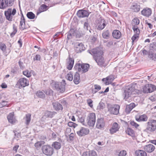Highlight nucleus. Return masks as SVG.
I'll return each mask as SVG.
<instances>
[{
    "label": "nucleus",
    "mask_w": 156,
    "mask_h": 156,
    "mask_svg": "<svg viewBox=\"0 0 156 156\" xmlns=\"http://www.w3.org/2000/svg\"><path fill=\"white\" fill-rule=\"evenodd\" d=\"M90 53L93 55L94 58L98 65L101 67H105L107 64L105 60L102 56V51L99 48H97L92 49Z\"/></svg>",
    "instance_id": "nucleus-1"
},
{
    "label": "nucleus",
    "mask_w": 156,
    "mask_h": 156,
    "mask_svg": "<svg viewBox=\"0 0 156 156\" xmlns=\"http://www.w3.org/2000/svg\"><path fill=\"white\" fill-rule=\"evenodd\" d=\"M141 92L139 90L135 89L133 86H129L126 88L124 92V99L126 100L129 97H134L136 94H139Z\"/></svg>",
    "instance_id": "nucleus-2"
},
{
    "label": "nucleus",
    "mask_w": 156,
    "mask_h": 156,
    "mask_svg": "<svg viewBox=\"0 0 156 156\" xmlns=\"http://www.w3.org/2000/svg\"><path fill=\"white\" fill-rule=\"evenodd\" d=\"M66 84L65 81L64 80H63L61 82H55L53 86L54 89L60 93H63L66 90Z\"/></svg>",
    "instance_id": "nucleus-3"
},
{
    "label": "nucleus",
    "mask_w": 156,
    "mask_h": 156,
    "mask_svg": "<svg viewBox=\"0 0 156 156\" xmlns=\"http://www.w3.org/2000/svg\"><path fill=\"white\" fill-rule=\"evenodd\" d=\"M146 130L147 132L152 133L156 130V120H151L147 123Z\"/></svg>",
    "instance_id": "nucleus-4"
},
{
    "label": "nucleus",
    "mask_w": 156,
    "mask_h": 156,
    "mask_svg": "<svg viewBox=\"0 0 156 156\" xmlns=\"http://www.w3.org/2000/svg\"><path fill=\"white\" fill-rule=\"evenodd\" d=\"M89 65L88 64H81L78 63L76 65L74 66L76 69L82 73L87 72L89 69Z\"/></svg>",
    "instance_id": "nucleus-5"
},
{
    "label": "nucleus",
    "mask_w": 156,
    "mask_h": 156,
    "mask_svg": "<svg viewBox=\"0 0 156 156\" xmlns=\"http://www.w3.org/2000/svg\"><path fill=\"white\" fill-rule=\"evenodd\" d=\"M107 108L108 111L111 114L117 115L119 113L120 106L119 105L108 104Z\"/></svg>",
    "instance_id": "nucleus-6"
},
{
    "label": "nucleus",
    "mask_w": 156,
    "mask_h": 156,
    "mask_svg": "<svg viewBox=\"0 0 156 156\" xmlns=\"http://www.w3.org/2000/svg\"><path fill=\"white\" fill-rule=\"evenodd\" d=\"M16 12V10L15 8H9L5 12V15L6 19L9 21H12L13 16Z\"/></svg>",
    "instance_id": "nucleus-7"
},
{
    "label": "nucleus",
    "mask_w": 156,
    "mask_h": 156,
    "mask_svg": "<svg viewBox=\"0 0 156 156\" xmlns=\"http://www.w3.org/2000/svg\"><path fill=\"white\" fill-rule=\"evenodd\" d=\"M43 153L47 156H51L54 153L53 148L49 145H45L42 147Z\"/></svg>",
    "instance_id": "nucleus-8"
},
{
    "label": "nucleus",
    "mask_w": 156,
    "mask_h": 156,
    "mask_svg": "<svg viewBox=\"0 0 156 156\" xmlns=\"http://www.w3.org/2000/svg\"><path fill=\"white\" fill-rule=\"evenodd\" d=\"M87 121L88 125L90 126H93L95 122V115L94 113H90L87 116Z\"/></svg>",
    "instance_id": "nucleus-9"
},
{
    "label": "nucleus",
    "mask_w": 156,
    "mask_h": 156,
    "mask_svg": "<svg viewBox=\"0 0 156 156\" xmlns=\"http://www.w3.org/2000/svg\"><path fill=\"white\" fill-rule=\"evenodd\" d=\"M89 131V130L88 128L82 127L81 128L80 130L76 132V133L79 136H82L88 134Z\"/></svg>",
    "instance_id": "nucleus-10"
},
{
    "label": "nucleus",
    "mask_w": 156,
    "mask_h": 156,
    "mask_svg": "<svg viewBox=\"0 0 156 156\" xmlns=\"http://www.w3.org/2000/svg\"><path fill=\"white\" fill-rule=\"evenodd\" d=\"M17 84L20 85L21 87H24L29 85V81L25 78H21L19 79Z\"/></svg>",
    "instance_id": "nucleus-11"
},
{
    "label": "nucleus",
    "mask_w": 156,
    "mask_h": 156,
    "mask_svg": "<svg viewBox=\"0 0 156 156\" xmlns=\"http://www.w3.org/2000/svg\"><path fill=\"white\" fill-rule=\"evenodd\" d=\"M120 128V126L116 122H114L111 128L109 129L110 133L112 134L118 131Z\"/></svg>",
    "instance_id": "nucleus-12"
},
{
    "label": "nucleus",
    "mask_w": 156,
    "mask_h": 156,
    "mask_svg": "<svg viewBox=\"0 0 156 156\" xmlns=\"http://www.w3.org/2000/svg\"><path fill=\"white\" fill-rule=\"evenodd\" d=\"M105 122L103 119L101 118H98L97 121L96 127L98 129H101L104 128Z\"/></svg>",
    "instance_id": "nucleus-13"
},
{
    "label": "nucleus",
    "mask_w": 156,
    "mask_h": 156,
    "mask_svg": "<svg viewBox=\"0 0 156 156\" xmlns=\"http://www.w3.org/2000/svg\"><path fill=\"white\" fill-rule=\"evenodd\" d=\"M77 15L79 17L81 18L88 17L89 15V13L86 10H80L77 12Z\"/></svg>",
    "instance_id": "nucleus-14"
},
{
    "label": "nucleus",
    "mask_w": 156,
    "mask_h": 156,
    "mask_svg": "<svg viewBox=\"0 0 156 156\" xmlns=\"http://www.w3.org/2000/svg\"><path fill=\"white\" fill-rule=\"evenodd\" d=\"M75 49L77 53L81 52L84 50V47L82 43H76L75 46Z\"/></svg>",
    "instance_id": "nucleus-15"
},
{
    "label": "nucleus",
    "mask_w": 156,
    "mask_h": 156,
    "mask_svg": "<svg viewBox=\"0 0 156 156\" xmlns=\"http://www.w3.org/2000/svg\"><path fill=\"white\" fill-rule=\"evenodd\" d=\"M141 13L143 16L148 17L151 16L152 13L151 9L146 8L144 9L141 12Z\"/></svg>",
    "instance_id": "nucleus-16"
},
{
    "label": "nucleus",
    "mask_w": 156,
    "mask_h": 156,
    "mask_svg": "<svg viewBox=\"0 0 156 156\" xmlns=\"http://www.w3.org/2000/svg\"><path fill=\"white\" fill-rule=\"evenodd\" d=\"M115 79V76L111 75L108 76L106 78H103L102 79L103 81H105V84L108 85L111 84Z\"/></svg>",
    "instance_id": "nucleus-17"
},
{
    "label": "nucleus",
    "mask_w": 156,
    "mask_h": 156,
    "mask_svg": "<svg viewBox=\"0 0 156 156\" xmlns=\"http://www.w3.org/2000/svg\"><path fill=\"white\" fill-rule=\"evenodd\" d=\"M106 22L103 20H100L97 27V29L99 30H103L106 26Z\"/></svg>",
    "instance_id": "nucleus-18"
},
{
    "label": "nucleus",
    "mask_w": 156,
    "mask_h": 156,
    "mask_svg": "<svg viewBox=\"0 0 156 156\" xmlns=\"http://www.w3.org/2000/svg\"><path fill=\"white\" fill-rule=\"evenodd\" d=\"M155 149L154 146L152 144H149L146 145L144 147L145 151L148 153H151Z\"/></svg>",
    "instance_id": "nucleus-19"
},
{
    "label": "nucleus",
    "mask_w": 156,
    "mask_h": 156,
    "mask_svg": "<svg viewBox=\"0 0 156 156\" xmlns=\"http://www.w3.org/2000/svg\"><path fill=\"white\" fill-rule=\"evenodd\" d=\"M135 119L138 122L146 121L147 119V117L145 115H136L135 116Z\"/></svg>",
    "instance_id": "nucleus-20"
},
{
    "label": "nucleus",
    "mask_w": 156,
    "mask_h": 156,
    "mask_svg": "<svg viewBox=\"0 0 156 156\" xmlns=\"http://www.w3.org/2000/svg\"><path fill=\"white\" fill-rule=\"evenodd\" d=\"M112 35L113 37L116 39L120 38L121 36V32L117 30H114L113 31Z\"/></svg>",
    "instance_id": "nucleus-21"
},
{
    "label": "nucleus",
    "mask_w": 156,
    "mask_h": 156,
    "mask_svg": "<svg viewBox=\"0 0 156 156\" xmlns=\"http://www.w3.org/2000/svg\"><path fill=\"white\" fill-rule=\"evenodd\" d=\"M136 106L133 103H130L129 105H127L126 109V112L127 114L129 113Z\"/></svg>",
    "instance_id": "nucleus-22"
},
{
    "label": "nucleus",
    "mask_w": 156,
    "mask_h": 156,
    "mask_svg": "<svg viewBox=\"0 0 156 156\" xmlns=\"http://www.w3.org/2000/svg\"><path fill=\"white\" fill-rule=\"evenodd\" d=\"M53 105L55 110L56 111H58L60 110H62L63 109L62 105L58 102H53Z\"/></svg>",
    "instance_id": "nucleus-23"
},
{
    "label": "nucleus",
    "mask_w": 156,
    "mask_h": 156,
    "mask_svg": "<svg viewBox=\"0 0 156 156\" xmlns=\"http://www.w3.org/2000/svg\"><path fill=\"white\" fill-rule=\"evenodd\" d=\"M7 119L9 122L12 123H15V120L14 117V112L10 113L7 116Z\"/></svg>",
    "instance_id": "nucleus-24"
},
{
    "label": "nucleus",
    "mask_w": 156,
    "mask_h": 156,
    "mask_svg": "<svg viewBox=\"0 0 156 156\" xmlns=\"http://www.w3.org/2000/svg\"><path fill=\"white\" fill-rule=\"evenodd\" d=\"M148 57L151 60L156 61V53L154 52H149Z\"/></svg>",
    "instance_id": "nucleus-25"
},
{
    "label": "nucleus",
    "mask_w": 156,
    "mask_h": 156,
    "mask_svg": "<svg viewBox=\"0 0 156 156\" xmlns=\"http://www.w3.org/2000/svg\"><path fill=\"white\" fill-rule=\"evenodd\" d=\"M74 59L73 58H69L68 61V66H67V68L69 70L73 68L74 64Z\"/></svg>",
    "instance_id": "nucleus-26"
},
{
    "label": "nucleus",
    "mask_w": 156,
    "mask_h": 156,
    "mask_svg": "<svg viewBox=\"0 0 156 156\" xmlns=\"http://www.w3.org/2000/svg\"><path fill=\"white\" fill-rule=\"evenodd\" d=\"M135 154L136 156H147V153L143 150H137L135 152Z\"/></svg>",
    "instance_id": "nucleus-27"
},
{
    "label": "nucleus",
    "mask_w": 156,
    "mask_h": 156,
    "mask_svg": "<svg viewBox=\"0 0 156 156\" xmlns=\"http://www.w3.org/2000/svg\"><path fill=\"white\" fill-rule=\"evenodd\" d=\"M126 132L129 135L132 137L135 136V133L134 131L132 129L130 128H128L126 130Z\"/></svg>",
    "instance_id": "nucleus-28"
},
{
    "label": "nucleus",
    "mask_w": 156,
    "mask_h": 156,
    "mask_svg": "<svg viewBox=\"0 0 156 156\" xmlns=\"http://www.w3.org/2000/svg\"><path fill=\"white\" fill-rule=\"evenodd\" d=\"M56 113L55 112L47 111L45 113L44 116L48 118H52Z\"/></svg>",
    "instance_id": "nucleus-29"
},
{
    "label": "nucleus",
    "mask_w": 156,
    "mask_h": 156,
    "mask_svg": "<svg viewBox=\"0 0 156 156\" xmlns=\"http://www.w3.org/2000/svg\"><path fill=\"white\" fill-rule=\"evenodd\" d=\"M80 76L79 73L76 72L74 75L73 80L74 83L77 84L80 83Z\"/></svg>",
    "instance_id": "nucleus-30"
},
{
    "label": "nucleus",
    "mask_w": 156,
    "mask_h": 156,
    "mask_svg": "<svg viewBox=\"0 0 156 156\" xmlns=\"http://www.w3.org/2000/svg\"><path fill=\"white\" fill-rule=\"evenodd\" d=\"M25 19L23 16L21 17V21L20 22V29L22 30H23L25 28Z\"/></svg>",
    "instance_id": "nucleus-31"
},
{
    "label": "nucleus",
    "mask_w": 156,
    "mask_h": 156,
    "mask_svg": "<svg viewBox=\"0 0 156 156\" xmlns=\"http://www.w3.org/2000/svg\"><path fill=\"white\" fill-rule=\"evenodd\" d=\"M48 9L47 7L44 5H42L39 8L37 15H38L41 12L45 11Z\"/></svg>",
    "instance_id": "nucleus-32"
},
{
    "label": "nucleus",
    "mask_w": 156,
    "mask_h": 156,
    "mask_svg": "<svg viewBox=\"0 0 156 156\" xmlns=\"http://www.w3.org/2000/svg\"><path fill=\"white\" fill-rule=\"evenodd\" d=\"M156 51V43L154 42L150 44L149 52H154Z\"/></svg>",
    "instance_id": "nucleus-33"
},
{
    "label": "nucleus",
    "mask_w": 156,
    "mask_h": 156,
    "mask_svg": "<svg viewBox=\"0 0 156 156\" xmlns=\"http://www.w3.org/2000/svg\"><path fill=\"white\" fill-rule=\"evenodd\" d=\"M7 7L5 0H0V9H3Z\"/></svg>",
    "instance_id": "nucleus-34"
},
{
    "label": "nucleus",
    "mask_w": 156,
    "mask_h": 156,
    "mask_svg": "<svg viewBox=\"0 0 156 156\" xmlns=\"http://www.w3.org/2000/svg\"><path fill=\"white\" fill-rule=\"evenodd\" d=\"M52 146L56 150L60 149L61 147V143L58 142H55L53 143Z\"/></svg>",
    "instance_id": "nucleus-35"
},
{
    "label": "nucleus",
    "mask_w": 156,
    "mask_h": 156,
    "mask_svg": "<svg viewBox=\"0 0 156 156\" xmlns=\"http://www.w3.org/2000/svg\"><path fill=\"white\" fill-rule=\"evenodd\" d=\"M143 91L144 93H150L149 84H146L143 88Z\"/></svg>",
    "instance_id": "nucleus-36"
},
{
    "label": "nucleus",
    "mask_w": 156,
    "mask_h": 156,
    "mask_svg": "<svg viewBox=\"0 0 156 156\" xmlns=\"http://www.w3.org/2000/svg\"><path fill=\"white\" fill-rule=\"evenodd\" d=\"M131 9L135 12H138L140 10V6L139 5L135 4L131 7Z\"/></svg>",
    "instance_id": "nucleus-37"
},
{
    "label": "nucleus",
    "mask_w": 156,
    "mask_h": 156,
    "mask_svg": "<svg viewBox=\"0 0 156 156\" xmlns=\"http://www.w3.org/2000/svg\"><path fill=\"white\" fill-rule=\"evenodd\" d=\"M31 115L30 114H27L26 115V123L27 125H29L31 120Z\"/></svg>",
    "instance_id": "nucleus-38"
},
{
    "label": "nucleus",
    "mask_w": 156,
    "mask_h": 156,
    "mask_svg": "<svg viewBox=\"0 0 156 156\" xmlns=\"http://www.w3.org/2000/svg\"><path fill=\"white\" fill-rule=\"evenodd\" d=\"M44 144V142L43 141L38 142L35 144V146L37 149L39 150L41 146Z\"/></svg>",
    "instance_id": "nucleus-39"
},
{
    "label": "nucleus",
    "mask_w": 156,
    "mask_h": 156,
    "mask_svg": "<svg viewBox=\"0 0 156 156\" xmlns=\"http://www.w3.org/2000/svg\"><path fill=\"white\" fill-rule=\"evenodd\" d=\"M103 37L105 39H108L109 36L110 34L108 30H106L103 32L102 34Z\"/></svg>",
    "instance_id": "nucleus-40"
},
{
    "label": "nucleus",
    "mask_w": 156,
    "mask_h": 156,
    "mask_svg": "<svg viewBox=\"0 0 156 156\" xmlns=\"http://www.w3.org/2000/svg\"><path fill=\"white\" fill-rule=\"evenodd\" d=\"M37 96L39 98H44L45 97V94L41 91H37L36 94Z\"/></svg>",
    "instance_id": "nucleus-41"
},
{
    "label": "nucleus",
    "mask_w": 156,
    "mask_h": 156,
    "mask_svg": "<svg viewBox=\"0 0 156 156\" xmlns=\"http://www.w3.org/2000/svg\"><path fill=\"white\" fill-rule=\"evenodd\" d=\"M27 16L28 18L30 19H33L35 18V15L32 12H28Z\"/></svg>",
    "instance_id": "nucleus-42"
},
{
    "label": "nucleus",
    "mask_w": 156,
    "mask_h": 156,
    "mask_svg": "<svg viewBox=\"0 0 156 156\" xmlns=\"http://www.w3.org/2000/svg\"><path fill=\"white\" fill-rule=\"evenodd\" d=\"M23 74L27 77H30L31 76V73L28 70H26L25 71H23Z\"/></svg>",
    "instance_id": "nucleus-43"
},
{
    "label": "nucleus",
    "mask_w": 156,
    "mask_h": 156,
    "mask_svg": "<svg viewBox=\"0 0 156 156\" xmlns=\"http://www.w3.org/2000/svg\"><path fill=\"white\" fill-rule=\"evenodd\" d=\"M66 78L68 80L71 81L73 80V75L71 73H69L67 74Z\"/></svg>",
    "instance_id": "nucleus-44"
},
{
    "label": "nucleus",
    "mask_w": 156,
    "mask_h": 156,
    "mask_svg": "<svg viewBox=\"0 0 156 156\" xmlns=\"http://www.w3.org/2000/svg\"><path fill=\"white\" fill-rule=\"evenodd\" d=\"M7 6H12L14 2V0H5Z\"/></svg>",
    "instance_id": "nucleus-45"
},
{
    "label": "nucleus",
    "mask_w": 156,
    "mask_h": 156,
    "mask_svg": "<svg viewBox=\"0 0 156 156\" xmlns=\"http://www.w3.org/2000/svg\"><path fill=\"white\" fill-rule=\"evenodd\" d=\"M140 23V20L139 19L137 18H134L132 20V24L135 25H137Z\"/></svg>",
    "instance_id": "nucleus-46"
},
{
    "label": "nucleus",
    "mask_w": 156,
    "mask_h": 156,
    "mask_svg": "<svg viewBox=\"0 0 156 156\" xmlns=\"http://www.w3.org/2000/svg\"><path fill=\"white\" fill-rule=\"evenodd\" d=\"M105 107V104L102 102H100L97 107L98 109H103Z\"/></svg>",
    "instance_id": "nucleus-47"
},
{
    "label": "nucleus",
    "mask_w": 156,
    "mask_h": 156,
    "mask_svg": "<svg viewBox=\"0 0 156 156\" xmlns=\"http://www.w3.org/2000/svg\"><path fill=\"white\" fill-rule=\"evenodd\" d=\"M6 47L4 43L0 44V49L3 51L5 52V51Z\"/></svg>",
    "instance_id": "nucleus-48"
},
{
    "label": "nucleus",
    "mask_w": 156,
    "mask_h": 156,
    "mask_svg": "<svg viewBox=\"0 0 156 156\" xmlns=\"http://www.w3.org/2000/svg\"><path fill=\"white\" fill-rule=\"evenodd\" d=\"M13 31L11 34L10 36L11 37H13L17 32V29L16 27L14 25H13Z\"/></svg>",
    "instance_id": "nucleus-49"
},
{
    "label": "nucleus",
    "mask_w": 156,
    "mask_h": 156,
    "mask_svg": "<svg viewBox=\"0 0 156 156\" xmlns=\"http://www.w3.org/2000/svg\"><path fill=\"white\" fill-rule=\"evenodd\" d=\"M89 156H97V154L96 152L94 151H90L89 152Z\"/></svg>",
    "instance_id": "nucleus-50"
},
{
    "label": "nucleus",
    "mask_w": 156,
    "mask_h": 156,
    "mask_svg": "<svg viewBox=\"0 0 156 156\" xmlns=\"http://www.w3.org/2000/svg\"><path fill=\"white\" fill-rule=\"evenodd\" d=\"M127 154L126 152V151L123 150L121 151L118 154L119 156H125Z\"/></svg>",
    "instance_id": "nucleus-51"
},
{
    "label": "nucleus",
    "mask_w": 156,
    "mask_h": 156,
    "mask_svg": "<svg viewBox=\"0 0 156 156\" xmlns=\"http://www.w3.org/2000/svg\"><path fill=\"white\" fill-rule=\"evenodd\" d=\"M94 89L95 90H97V91H94V90H93V92L94 93H96L97 92L98 90H100L101 89V87L98 85H94Z\"/></svg>",
    "instance_id": "nucleus-52"
},
{
    "label": "nucleus",
    "mask_w": 156,
    "mask_h": 156,
    "mask_svg": "<svg viewBox=\"0 0 156 156\" xmlns=\"http://www.w3.org/2000/svg\"><path fill=\"white\" fill-rule=\"evenodd\" d=\"M149 86L151 92H153L154 90L156 89V86L154 85L149 84Z\"/></svg>",
    "instance_id": "nucleus-53"
},
{
    "label": "nucleus",
    "mask_w": 156,
    "mask_h": 156,
    "mask_svg": "<svg viewBox=\"0 0 156 156\" xmlns=\"http://www.w3.org/2000/svg\"><path fill=\"white\" fill-rule=\"evenodd\" d=\"M87 102L88 105H89L91 108H92L93 105L92 104L93 101L91 99H88L87 100Z\"/></svg>",
    "instance_id": "nucleus-54"
},
{
    "label": "nucleus",
    "mask_w": 156,
    "mask_h": 156,
    "mask_svg": "<svg viewBox=\"0 0 156 156\" xmlns=\"http://www.w3.org/2000/svg\"><path fill=\"white\" fill-rule=\"evenodd\" d=\"M68 125L70 127H75L76 126V125L73 122H70L68 123Z\"/></svg>",
    "instance_id": "nucleus-55"
},
{
    "label": "nucleus",
    "mask_w": 156,
    "mask_h": 156,
    "mask_svg": "<svg viewBox=\"0 0 156 156\" xmlns=\"http://www.w3.org/2000/svg\"><path fill=\"white\" fill-rule=\"evenodd\" d=\"M41 58V56L39 55H36L35 57L33 58L34 61L35 60L36 61H40Z\"/></svg>",
    "instance_id": "nucleus-56"
},
{
    "label": "nucleus",
    "mask_w": 156,
    "mask_h": 156,
    "mask_svg": "<svg viewBox=\"0 0 156 156\" xmlns=\"http://www.w3.org/2000/svg\"><path fill=\"white\" fill-rule=\"evenodd\" d=\"M130 124L136 128H137L139 126V125L134 122V121H131L130 122Z\"/></svg>",
    "instance_id": "nucleus-57"
},
{
    "label": "nucleus",
    "mask_w": 156,
    "mask_h": 156,
    "mask_svg": "<svg viewBox=\"0 0 156 156\" xmlns=\"http://www.w3.org/2000/svg\"><path fill=\"white\" fill-rule=\"evenodd\" d=\"M84 28L86 30H88L90 28V26L89 25L88 23L85 22L84 24Z\"/></svg>",
    "instance_id": "nucleus-58"
},
{
    "label": "nucleus",
    "mask_w": 156,
    "mask_h": 156,
    "mask_svg": "<svg viewBox=\"0 0 156 156\" xmlns=\"http://www.w3.org/2000/svg\"><path fill=\"white\" fill-rule=\"evenodd\" d=\"M152 101H154L156 100V95H154L151 96L149 98Z\"/></svg>",
    "instance_id": "nucleus-59"
},
{
    "label": "nucleus",
    "mask_w": 156,
    "mask_h": 156,
    "mask_svg": "<svg viewBox=\"0 0 156 156\" xmlns=\"http://www.w3.org/2000/svg\"><path fill=\"white\" fill-rule=\"evenodd\" d=\"M44 93L47 95H49L52 93V91L51 90L48 89L47 90H45L44 91Z\"/></svg>",
    "instance_id": "nucleus-60"
},
{
    "label": "nucleus",
    "mask_w": 156,
    "mask_h": 156,
    "mask_svg": "<svg viewBox=\"0 0 156 156\" xmlns=\"http://www.w3.org/2000/svg\"><path fill=\"white\" fill-rule=\"evenodd\" d=\"M149 52V51H147L145 49H144L142 50V53L143 54V55H148V54Z\"/></svg>",
    "instance_id": "nucleus-61"
},
{
    "label": "nucleus",
    "mask_w": 156,
    "mask_h": 156,
    "mask_svg": "<svg viewBox=\"0 0 156 156\" xmlns=\"http://www.w3.org/2000/svg\"><path fill=\"white\" fill-rule=\"evenodd\" d=\"M7 102L5 101H3L1 103H0V105H2L1 107H4L7 105Z\"/></svg>",
    "instance_id": "nucleus-62"
},
{
    "label": "nucleus",
    "mask_w": 156,
    "mask_h": 156,
    "mask_svg": "<svg viewBox=\"0 0 156 156\" xmlns=\"http://www.w3.org/2000/svg\"><path fill=\"white\" fill-rule=\"evenodd\" d=\"M138 37V35H136V34L134 35L131 38V39L132 40V43L134 42V41L136 39L137 37Z\"/></svg>",
    "instance_id": "nucleus-63"
},
{
    "label": "nucleus",
    "mask_w": 156,
    "mask_h": 156,
    "mask_svg": "<svg viewBox=\"0 0 156 156\" xmlns=\"http://www.w3.org/2000/svg\"><path fill=\"white\" fill-rule=\"evenodd\" d=\"M82 156H89V152H85L83 153Z\"/></svg>",
    "instance_id": "nucleus-64"
}]
</instances>
